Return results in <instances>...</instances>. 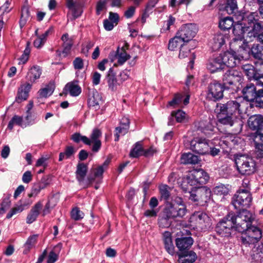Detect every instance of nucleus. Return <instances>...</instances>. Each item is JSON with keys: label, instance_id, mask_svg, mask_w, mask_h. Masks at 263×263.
<instances>
[{"label": "nucleus", "instance_id": "1", "mask_svg": "<svg viewBox=\"0 0 263 263\" xmlns=\"http://www.w3.org/2000/svg\"><path fill=\"white\" fill-rule=\"evenodd\" d=\"M250 216V212L247 210L239 212L237 215L233 213H229L218 222L215 231L222 237L229 236L232 229L237 231H242L247 226L246 222H242L243 218H247L248 220Z\"/></svg>", "mask_w": 263, "mask_h": 263}, {"label": "nucleus", "instance_id": "2", "mask_svg": "<svg viewBox=\"0 0 263 263\" xmlns=\"http://www.w3.org/2000/svg\"><path fill=\"white\" fill-rule=\"evenodd\" d=\"M234 26L235 33H241L247 42L255 41L263 32V24L258 22L256 12H251L243 18L242 23L238 22Z\"/></svg>", "mask_w": 263, "mask_h": 263}, {"label": "nucleus", "instance_id": "3", "mask_svg": "<svg viewBox=\"0 0 263 263\" xmlns=\"http://www.w3.org/2000/svg\"><path fill=\"white\" fill-rule=\"evenodd\" d=\"M243 219H245L243 218ZM249 219H243L242 222L247 223V227L242 231H238L241 233L240 240L242 245L248 246L257 242L262 237V232L258 227L252 226L251 222L253 219L252 215L250 213V216Z\"/></svg>", "mask_w": 263, "mask_h": 263}, {"label": "nucleus", "instance_id": "4", "mask_svg": "<svg viewBox=\"0 0 263 263\" xmlns=\"http://www.w3.org/2000/svg\"><path fill=\"white\" fill-rule=\"evenodd\" d=\"M235 162L238 171L241 175H250L256 171V162L251 157L237 155L235 156Z\"/></svg>", "mask_w": 263, "mask_h": 263}, {"label": "nucleus", "instance_id": "5", "mask_svg": "<svg viewBox=\"0 0 263 263\" xmlns=\"http://www.w3.org/2000/svg\"><path fill=\"white\" fill-rule=\"evenodd\" d=\"M252 200L250 192L247 189L240 190L236 192L233 197L232 204L236 209H239L240 212L246 210L250 207Z\"/></svg>", "mask_w": 263, "mask_h": 263}, {"label": "nucleus", "instance_id": "6", "mask_svg": "<svg viewBox=\"0 0 263 263\" xmlns=\"http://www.w3.org/2000/svg\"><path fill=\"white\" fill-rule=\"evenodd\" d=\"M211 190L207 186L198 187L195 191L190 192L189 199L197 202V204L203 206L211 199Z\"/></svg>", "mask_w": 263, "mask_h": 263}, {"label": "nucleus", "instance_id": "7", "mask_svg": "<svg viewBox=\"0 0 263 263\" xmlns=\"http://www.w3.org/2000/svg\"><path fill=\"white\" fill-rule=\"evenodd\" d=\"M209 176L202 169L194 170L190 172L186 176L185 181L191 186H196L205 184Z\"/></svg>", "mask_w": 263, "mask_h": 263}, {"label": "nucleus", "instance_id": "8", "mask_svg": "<svg viewBox=\"0 0 263 263\" xmlns=\"http://www.w3.org/2000/svg\"><path fill=\"white\" fill-rule=\"evenodd\" d=\"M216 108L222 114H228L238 118L241 113L240 104L236 100H230L226 103H217Z\"/></svg>", "mask_w": 263, "mask_h": 263}, {"label": "nucleus", "instance_id": "9", "mask_svg": "<svg viewBox=\"0 0 263 263\" xmlns=\"http://www.w3.org/2000/svg\"><path fill=\"white\" fill-rule=\"evenodd\" d=\"M186 212L187 209L185 205L173 204L171 202L167 203L163 210L165 215L173 219L182 218Z\"/></svg>", "mask_w": 263, "mask_h": 263}, {"label": "nucleus", "instance_id": "10", "mask_svg": "<svg viewBox=\"0 0 263 263\" xmlns=\"http://www.w3.org/2000/svg\"><path fill=\"white\" fill-rule=\"evenodd\" d=\"M233 32L235 37L230 43L231 51L236 54V52H241L248 48L247 42L245 41V36L241 33H235V26L233 29Z\"/></svg>", "mask_w": 263, "mask_h": 263}, {"label": "nucleus", "instance_id": "11", "mask_svg": "<svg viewBox=\"0 0 263 263\" xmlns=\"http://www.w3.org/2000/svg\"><path fill=\"white\" fill-rule=\"evenodd\" d=\"M209 148V140L205 138L195 137L190 142V149L198 154H208Z\"/></svg>", "mask_w": 263, "mask_h": 263}, {"label": "nucleus", "instance_id": "12", "mask_svg": "<svg viewBox=\"0 0 263 263\" xmlns=\"http://www.w3.org/2000/svg\"><path fill=\"white\" fill-rule=\"evenodd\" d=\"M223 67L227 66V67H233L239 63L240 61L243 58V56L236 53L232 51H226L221 53L218 55Z\"/></svg>", "mask_w": 263, "mask_h": 263}, {"label": "nucleus", "instance_id": "13", "mask_svg": "<svg viewBox=\"0 0 263 263\" xmlns=\"http://www.w3.org/2000/svg\"><path fill=\"white\" fill-rule=\"evenodd\" d=\"M208 88L207 98L214 101H216L223 97V90L226 89L223 85L215 81L211 82Z\"/></svg>", "mask_w": 263, "mask_h": 263}, {"label": "nucleus", "instance_id": "14", "mask_svg": "<svg viewBox=\"0 0 263 263\" xmlns=\"http://www.w3.org/2000/svg\"><path fill=\"white\" fill-rule=\"evenodd\" d=\"M197 31L196 25L187 24L183 25L177 32V35L184 42H187L195 36Z\"/></svg>", "mask_w": 263, "mask_h": 263}, {"label": "nucleus", "instance_id": "15", "mask_svg": "<svg viewBox=\"0 0 263 263\" xmlns=\"http://www.w3.org/2000/svg\"><path fill=\"white\" fill-rule=\"evenodd\" d=\"M241 80V75L238 71L231 69L227 71L223 74V85L226 89L229 88V86L235 85Z\"/></svg>", "mask_w": 263, "mask_h": 263}, {"label": "nucleus", "instance_id": "16", "mask_svg": "<svg viewBox=\"0 0 263 263\" xmlns=\"http://www.w3.org/2000/svg\"><path fill=\"white\" fill-rule=\"evenodd\" d=\"M248 124L251 129L256 130L260 139L262 140L263 116L260 115H255L251 116L248 119Z\"/></svg>", "mask_w": 263, "mask_h": 263}, {"label": "nucleus", "instance_id": "17", "mask_svg": "<svg viewBox=\"0 0 263 263\" xmlns=\"http://www.w3.org/2000/svg\"><path fill=\"white\" fill-rule=\"evenodd\" d=\"M191 219L201 230H205L210 226V218L204 213L198 212L194 213Z\"/></svg>", "mask_w": 263, "mask_h": 263}, {"label": "nucleus", "instance_id": "18", "mask_svg": "<svg viewBox=\"0 0 263 263\" xmlns=\"http://www.w3.org/2000/svg\"><path fill=\"white\" fill-rule=\"evenodd\" d=\"M83 0H66V6L71 11L73 19L78 18L83 12Z\"/></svg>", "mask_w": 263, "mask_h": 263}, {"label": "nucleus", "instance_id": "19", "mask_svg": "<svg viewBox=\"0 0 263 263\" xmlns=\"http://www.w3.org/2000/svg\"><path fill=\"white\" fill-rule=\"evenodd\" d=\"M215 111L217 114L218 121L219 123L232 126L238 122V118L228 114H222L220 110L215 109Z\"/></svg>", "mask_w": 263, "mask_h": 263}, {"label": "nucleus", "instance_id": "20", "mask_svg": "<svg viewBox=\"0 0 263 263\" xmlns=\"http://www.w3.org/2000/svg\"><path fill=\"white\" fill-rule=\"evenodd\" d=\"M257 93V91L256 90V87L254 84L252 83L247 84L242 90L243 98L249 102L254 101Z\"/></svg>", "mask_w": 263, "mask_h": 263}, {"label": "nucleus", "instance_id": "21", "mask_svg": "<svg viewBox=\"0 0 263 263\" xmlns=\"http://www.w3.org/2000/svg\"><path fill=\"white\" fill-rule=\"evenodd\" d=\"M102 133L99 129L96 128L92 130L89 139L91 141V144L92 143V151L94 152H97L99 151L101 146V142L99 138L101 137Z\"/></svg>", "mask_w": 263, "mask_h": 263}, {"label": "nucleus", "instance_id": "22", "mask_svg": "<svg viewBox=\"0 0 263 263\" xmlns=\"http://www.w3.org/2000/svg\"><path fill=\"white\" fill-rule=\"evenodd\" d=\"M31 88V85L29 83L22 85L18 88L17 95L15 101L18 103L27 99L29 96V92Z\"/></svg>", "mask_w": 263, "mask_h": 263}, {"label": "nucleus", "instance_id": "23", "mask_svg": "<svg viewBox=\"0 0 263 263\" xmlns=\"http://www.w3.org/2000/svg\"><path fill=\"white\" fill-rule=\"evenodd\" d=\"M193 241L191 237L178 238L176 239V244L179 250L182 252L189 249L193 245Z\"/></svg>", "mask_w": 263, "mask_h": 263}, {"label": "nucleus", "instance_id": "24", "mask_svg": "<svg viewBox=\"0 0 263 263\" xmlns=\"http://www.w3.org/2000/svg\"><path fill=\"white\" fill-rule=\"evenodd\" d=\"M42 206L43 204L41 201H39L35 203V204L32 208L29 213L28 214L26 219V222L27 223H31L36 219Z\"/></svg>", "mask_w": 263, "mask_h": 263}, {"label": "nucleus", "instance_id": "25", "mask_svg": "<svg viewBox=\"0 0 263 263\" xmlns=\"http://www.w3.org/2000/svg\"><path fill=\"white\" fill-rule=\"evenodd\" d=\"M29 198H30L24 200H21V204L13 208L10 212L8 213L6 218L9 219L17 213L23 211L26 208H28L32 203V201Z\"/></svg>", "mask_w": 263, "mask_h": 263}, {"label": "nucleus", "instance_id": "26", "mask_svg": "<svg viewBox=\"0 0 263 263\" xmlns=\"http://www.w3.org/2000/svg\"><path fill=\"white\" fill-rule=\"evenodd\" d=\"M197 258L196 253L192 251H184L179 255V263H193Z\"/></svg>", "mask_w": 263, "mask_h": 263}, {"label": "nucleus", "instance_id": "27", "mask_svg": "<svg viewBox=\"0 0 263 263\" xmlns=\"http://www.w3.org/2000/svg\"><path fill=\"white\" fill-rule=\"evenodd\" d=\"M218 56L210 59L207 64V68L211 72L214 73L223 68Z\"/></svg>", "mask_w": 263, "mask_h": 263}, {"label": "nucleus", "instance_id": "28", "mask_svg": "<svg viewBox=\"0 0 263 263\" xmlns=\"http://www.w3.org/2000/svg\"><path fill=\"white\" fill-rule=\"evenodd\" d=\"M106 80L109 88L111 90H115L117 86L120 83V82L117 80L112 68H110L108 70L106 76Z\"/></svg>", "mask_w": 263, "mask_h": 263}, {"label": "nucleus", "instance_id": "29", "mask_svg": "<svg viewBox=\"0 0 263 263\" xmlns=\"http://www.w3.org/2000/svg\"><path fill=\"white\" fill-rule=\"evenodd\" d=\"M163 241L166 251L173 255L175 253V247L173 243L171 233L166 231L163 233Z\"/></svg>", "mask_w": 263, "mask_h": 263}, {"label": "nucleus", "instance_id": "30", "mask_svg": "<svg viewBox=\"0 0 263 263\" xmlns=\"http://www.w3.org/2000/svg\"><path fill=\"white\" fill-rule=\"evenodd\" d=\"M242 69L245 74L250 80H253L255 77H256L258 71L260 72L258 68L256 67L255 68L253 65L249 64L243 65L242 66Z\"/></svg>", "mask_w": 263, "mask_h": 263}, {"label": "nucleus", "instance_id": "31", "mask_svg": "<svg viewBox=\"0 0 263 263\" xmlns=\"http://www.w3.org/2000/svg\"><path fill=\"white\" fill-rule=\"evenodd\" d=\"M42 74V69L38 66H33L29 70L27 78L31 82H34L39 79Z\"/></svg>", "mask_w": 263, "mask_h": 263}, {"label": "nucleus", "instance_id": "32", "mask_svg": "<svg viewBox=\"0 0 263 263\" xmlns=\"http://www.w3.org/2000/svg\"><path fill=\"white\" fill-rule=\"evenodd\" d=\"M181 163L184 164H195L199 161L198 157L192 153H184L181 157Z\"/></svg>", "mask_w": 263, "mask_h": 263}, {"label": "nucleus", "instance_id": "33", "mask_svg": "<svg viewBox=\"0 0 263 263\" xmlns=\"http://www.w3.org/2000/svg\"><path fill=\"white\" fill-rule=\"evenodd\" d=\"M214 129V126L209 122H201L199 123L198 130L208 137H210L213 135Z\"/></svg>", "mask_w": 263, "mask_h": 263}, {"label": "nucleus", "instance_id": "34", "mask_svg": "<svg viewBox=\"0 0 263 263\" xmlns=\"http://www.w3.org/2000/svg\"><path fill=\"white\" fill-rule=\"evenodd\" d=\"M65 90L73 97H77L81 92V87L77 83L73 82L67 83L65 87Z\"/></svg>", "mask_w": 263, "mask_h": 263}, {"label": "nucleus", "instance_id": "35", "mask_svg": "<svg viewBox=\"0 0 263 263\" xmlns=\"http://www.w3.org/2000/svg\"><path fill=\"white\" fill-rule=\"evenodd\" d=\"M224 43V35L221 33H217L213 39L212 47L214 50H217L220 49Z\"/></svg>", "mask_w": 263, "mask_h": 263}, {"label": "nucleus", "instance_id": "36", "mask_svg": "<svg viewBox=\"0 0 263 263\" xmlns=\"http://www.w3.org/2000/svg\"><path fill=\"white\" fill-rule=\"evenodd\" d=\"M62 247V245L61 243H58L54 247L53 249L48 255L47 263H54L58 259L59 255Z\"/></svg>", "mask_w": 263, "mask_h": 263}, {"label": "nucleus", "instance_id": "37", "mask_svg": "<svg viewBox=\"0 0 263 263\" xmlns=\"http://www.w3.org/2000/svg\"><path fill=\"white\" fill-rule=\"evenodd\" d=\"M158 1L159 0L149 1L142 16L141 21L142 23H144L146 22V18L149 16V14L152 12L153 8L155 7Z\"/></svg>", "mask_w": 263, "mask_h": 263}, {"label": "nucleus", "instance_id": "38", "mask_svg": "<svg viewBox=\"0 0 263 263\" xmlns=\"http://www.w3.org/2000/svg\"><path fill=\"white\" fill-rule=\"evenodd\" d=\"M61 39L63 41L62 54L64 57H66L70 51L73 44L72 41L68 38V35L67 34L63 35Z\"/></svg>", "mask_w": 263, "mask_h": 263}, {"label": "nucleus", "instance_id": "39", "mask_svg": "<svg viewBox=\"0 0 263 263\" xmlns=\"http://www.w3.org/2000/svg\"><path fill=\"white\" fill-rule=\"evenodd\" d=\"M236 24H234V21L231 17H226L221 19L219 22V27L223 30H229Z\"/></svg>", "mask_w": 263, "mask_h": 263}, {"label": "nucleus", "instance_id": "40", "mask_svg": "<svg viewBox=\"0 0 263 263\" xmlns=\"http://www.w3.org/2000/svg\"><path fill=\"white\" fill-rule=\"evenodd\" d=\"M223 8L229 14L234 13L238 9L236 0H226Z\"/></svg>", "mask_w": 263, "mask_h": 263}, {"label": "nucleus", "instance_id": "41", "mask_svg": "<svg viewBox=\"0 0 263 263\" xmlns=\"http://www.w3.org/2000/svg\"><path fill=\"white\" fill-rule=\"evenodd\" d=\"M184 42L176 34V35L170 40L168 45V49L174 51L178 47L183 46Z\"/></svg>", "mask_w": 263, "mask_h": 263}, {"label": "nucleus", "instance_id": "42", "mask_svg": "<svg viewBox=\"0 0 263 263\" xmlns=\"http://www.w3.org/2000/svg\"><path fill=\"white\" fill-rule=\"evenodd\" d=\"M116 57L118 59V63L120 65L124 64L130 57L123 47L121 49L118 48Z\"/></svg>", "mask_w": 263, "mask_h": 263}, {"label": "nucleus", "instance_id": "43", "mask_svg": "<svg viewBox=\"0 0 263 263\" xmlns=\"http://www.w3.org/2000/svg\"><path fill=\"white\" fill-rule=\"evenodd\" d=\"M71 139L75 143H79L82 141L87 145H91V141L89 138L85 136L82 135L79 133H75L71 135Z\"/></svg>", "mask_w": 263, "mask_h": 263}, {"label": "nucleus", "instance_id": "44", "mask_svg": "<svg viewBox=\"0 0 263 263\" xmlns=\"http://www.w3.org/2000/svg\"><path fill=\"white\" fill-rule=\"evenodd\" d=\"M87 170V165L84 163H79L78 165L76 171L77 178L80 182L83 180L86 175Z\"/></svg>", "mask_w": 263, "mask_h": 263}, {"label": "nucleus", "instance_id": "45", "mask_svg": "<svg viewBox=\"0 0 263 263\" xmlns=\"http://www.w3.org/2000/svg\"><path fill=\"white\" fill-rule=\"evenodd\" d=\"M54 90V85L53 83H49L45 88H42L39 91V96L41 97L47 98L51 96Z\"/></svg>", "mask_w": 263, "mask_h": 263}, {"label": "nucleus", "instance_id": "46", "mask_svg": "<svg viewBox=\"0 0 263 263\" xmlns=\"http://www.w3.org/2000/svg\"><path fill=\"white\" fill-rule=\"evenodd\" d=\"M159 192L161 199L168 201L170 197L171 187L165 184L160 185Z\"/></svg>", "mask_w": 263, "mask_h": 263}, {"label": "nucleus", "instance_id": "47", "mask_svg": "<svg viewBox=\"0 0 263 263\" xmlns=\"http://www.w3.org/2000/svg\"><path fill=\"white\" fill-rule=\"evenodd\" d=\"M262 48L259 44H254L251 48V53L253 57L258 59L256 62H258L259 60H263L262 57Z\"/></svg>", "mask_w": 263, "mask_h": 263}, {"label": "nucleus", "instance_id": "48", "mask_svg": "<svg viewBox=\"0 0 263 263\" xmlns=\"http://www.w3.org/2000/svg\"><path fill=\"white\" fill-rule=\"evenodd\" d=\"M75 152L76 151L73 146H67L64 152L60 154L59 160L61 161L64 159L70 158Z\"/></svg>", "mask_w": 263, "mask_h": 263}, {"label": "nucleus", "instance_id": "49", "mask_svg": "<svg viewBox=\"0 0 263 263\" xmlns=\"http://www.w3.org/2000/svg\"><path fill=\"white\" fill-rule=\"evenodd\" d=\"M30 52L31 49L30 47V43L29 42H27L26 48L24 50L22 55L18 59L19 61V64H24L28 61L30 54Z\"/></svg>", "mask_w": 263, "mask_h": 263}, {"label": "nucleus", "instance_id": "50", "mask_svg": "<svg viewBox=\"0 0 263 263\" xmlns=\"http://www.w3.org/2000/svg\"><path fill=\"white\" fill-rule=\"evenodd\" d=\"M143 148L140 142H137L130 153L132 157L137 158L143 155Z\"/></svg>", "mask_w": 263, "mask_h": 263}, {"label": "nucleus", "instance_id": "51", "mask_svg": "<svg viewBox=\"0 0 263 263\" xmlns=\"http://www.w3.org/2000/svg\"><path fill=\"white\" fill-rule=\"evenodd\" d=\"M182 101V96L180 94H176L173 99L168 102L166 105L167 107L175 108L178 107Z\"/></svg>", "mask_w": 263, "mask_h": 263}, {"label": "nucleus", "instance_id": "52", "mask_svg": "<svg viewBox=\"0 0 263 263\" xmlns=\"http://www.w3.org/2000/svg\"><path fill=\"white\" fill-rule=\"evenodd\" d=\"M129 127L127 126H124L121 125H120L119 126L117 127L115 129V139L116 141H118L119 139V137L120 136L125 135L128 131Z\"/></svg>", "mask_w": 263, "mask_h": 263}, {"label": "nucleus", "instance_id": "53", "mask_svg": "<svg viewBox=\"0 0 263 263\" xmlns=\"http://www.w3.org/2000/svg\"><path fill=\"white\" fill-rule=\"evenodd\" d=\"M214 193L217 195H227L229 193V188L223 184H220L214 188Z\"/></svg>", "mask_w": 263, "mask_h": 263}, {"label": "nucleus", "instance_id": "54", "mask_svg": "<svg viewBox=\"0 0 263 263\" xmlns=\"http://www.w3.org/2000/svg\"><path fill=\"white\" fill-rule=\"evenodd\" d=\"M105 169L103 166H99L98 167L95 168L92 170V173L94 175V177H89L88 180L90 183L92 182L95 179V178H101Z\"/></svg>", "mask_w": 263, "mask_h": 263}, {"label": "nucleus", "instance_id": "55", "mask_svg": "<svg viewBox=\"0 0 263 263\" xmlns=\"http://www.w3.org/2000/svg\"><path fill=\"white\" fill-rule=\"evenodd\" d=\"M37 29L36 30L35 34L36 35V39L33 42L34 46L36 48H41L42 47L46 42L45 38L41 35L37 34Z\"/></svg>", "mask_w": 263, "mask_h": 263}, {"label": "nucleus", "instance_id": "56", "mask_svg": "<svg viewBox=\"0 0 263 263\" xmlns=\"http://www.w3.org/2000/svg\"><path fill=\"white\" fill-rule=\"evenodd\" d=\"M71 217L75 220H80L84 217V213L79 208H73L71 212Z\"/></svg>", "mask_w": 263, "mask_h": 263}, {"label": "nucleus", "instance_id": "57", "mask_svg": "<svg viewBox=\"0 0 263 263\" xmlns=\"http://www.w3.org/2000/svg\"><path fill=\"white\" fill-rule=\"evenodd\" d=\"M29 17V11L27 8L22 10L20 24L21 28L25 26L28 19Z\"/></svg>", "mask_w": 263, "mask_h": 263}, {"label": "nucleus", "instance_id": "58", "mask_svg": "<svg viewBox=\"0 0 263 263\" xmlns=\"http://www.w3.org/2000/svg\"><path fill=\"white\" fill-rule=\"evenodd\" d=\"M13 119L16 125H18L22 127H25L29 125V124L31 123L30 121L25 122V119H23L22 117L18 116H14L13 117Z\"/></svg>", "mask_w": 263, "mask_h": 263}, {"label": "nucleus", "instance_id": "59", "mask_svg": "<svg viewBox=\"0 0 263 263\" xmlns=\"http://www.w3.org/2000/svg\"><path fill=\"white\" fill-rule=\"evenodd\" d=\"M41 190H42V189L40 187V186L36 183H34L31 188L30 193L28 194V197L29 198H31L32 197H35L37 196Z\"/></svg>", "mask_w": 263, "mask_h": 263}, {"label": "nucleus", "instance_id": "60", "mask_svg": "<svg viewBox=\"0 0 263 263\" xmlns=\"http://www.w3.org/2000/svg\"><path fill=\"white\" fill-rule=\"evenodd\" d=\"M171 218V217H167V215H165L164 214V216L159 220L158 223L159 226L162 228L169 227L171 223V222L170 220V219Z\"/></svg>", "mask_w": 263, "mask_h": 263}, {"label": "nucleus", "instance_id": "61", "mask_svg": "<svg viewBox=\"0 0 263 263\" xmlns=\"http://www.w3.org/2000/svg\"><path fill=\"white\" fill-rule=\"evenodd\" d=\"M173 115H175V118L177 122H182L185 119L186 114L181 110L177 111H173Z\"/></svg>", "mask_w": 263, "mask_h": 263}, {"label": "nucleus", "instance_id": "62", "mask_svg": "<svg viewBox=\"0 0 263 263\" xmlns=\"http://www.w3.org/2000/svg\"><path fill=\"white\" fill-rule=\"evenodd\" d=\"M257 106L263 107V89H260L257 91L254 101Z\"/></svg>", "mask_w": 263, "mask_h": 263}, {"label": "nucleus", "instance_id": "63", "mask_svg": "<svg viewBox=\"0 0 263 263\" xmlns=\"http://www.w3.org/2000/svg\"><path fill=\"white\" fill-rule=\"evenodd\" d=\"M95 45V42L93 41H88L86 45H83L82 47L81 52L85 56H88L89 51Z\"/></svg>", "mask_w": 263, "mask_h": 263}, {"label": "nucleus", "instance_id": "64", "mask_svg": "<svg viewBox=\"0 0 263 263\" xmlns=\"http://www.w3.org/2000/svg\"><path fill=\"white\" fill-rule=\"evenodd\" d=\"M261 140L262 141V143L256 144L255 146L256 156L258 158H263V138L262 140Z\"/></svg>", "mask_w": 263, "mask_h": 263}]
</instances>
